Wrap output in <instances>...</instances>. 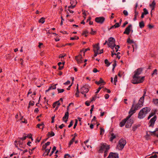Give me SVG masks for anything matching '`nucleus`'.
<instances>
[{"mask_svg":"<svg viewBox=\"0 0 158 158\" xmlns=\"http://www.w3.org/2000/svg\"><path fill=\"white\" fill-rule=\"evenodd\" d=\"M143 12H142V13L145 15H146L148 14V12L146 8H144L143 9Z\"/></svg>","mask_w":158,"mask_h":158,"instance_id":"nucleus-37","label":"nucleus"},{"mask_svg":"<svg viewBox=\"0 0 158 158\" xmlns=\"http://www.w3.org/2000/svg\"><path fill=\"white\" fill-rule=\"evenodd\" d=\"M127 122V121L124 119H123L122 121L120 122L119 123V126L120 127H122Z\"/></svg>","mask_w":158,"mask_h":158,"instance_id":"nucleus-21","label":"nucleus"},{"mask_svg":"<svg viewBox=\"0 0 158 158\" xmlns=\"http://www.w3.org/2000/svg\"><path fill=\"white\" fill-rule=\"evenodd\" d=\"M104 62L105 64H106V66L107 67H108L111 63L109 62L108 60L107 59L105 60Z\"/></svg>","mask_w":158,"mask_h":158,"instance_id":"nucleus-31","label":"nucleus"},{"mask_svg":"<svg viewBox=\"0 0 158 158\" xmlns=\"http://www.w3.org/2000/svg\"><path fill=\"white\" fill-rule=\"evenodd\" d=\"M151 110L149 107H146L142 109L138 114V118L139 119H142L144 118L146 114Z\"/></svg>","mask_w":158,"mask_h":158,"instance_id":"nucleus-1","label":"nucleus"},{"mask_svg":"<svg viewBox=\"0 0 158 158\" xmlns=\"http://www.w3.org/2000/svg\"><path fill=\"white\" fill-rule=\"evenodd\" d=\"M93 51L94 53V56L92 57V58L94 59V57L96 56L99 53L98 51H96L95 49H94Z\"/></svg>","mask_w":158,"mask_h":158,"instance_id":"nucleus-36","label":"nucleus"},{"mask_svg":"<svg viewBox=\"0 0 158 158\" xmlns=\"http://www.w3.org/2000/svg\"><path fill=\"white\" fill-rule=\"evenodd\" d=\"M94 107V105H92L91 106V109L90 110V114H91L92 113V111H93V110Z\"/></svg>","mask_w":158,"mask_h":158,"instance_id":"nucleus-57","label":"nucleus"},{"mask_svg":"<svg viewBox=\"0 0 158 158\" xmlns=\"http://www.w3.org/2000/svg\"><path fill=\"white\" fill-rule=\"evenodd\" d=\"M110 149V147H107V148H106V150H105V151H104V157H106L107 156L108 150H109Z\"/></svg>","mask_w":158,"mask_h":158,"instance_id":"nucleus-22","label":"nucleus"},{"mask_svg":"<svg viewBox=\"0 0 158 158\" xmlns=\"http://www.w3.org/2000/svg\"><path fill=\"white\" fill-rule=\"evenodd\" d=\"M91 31L90 32V34L91 35H94L96 33V31H94L93 29L92 28H91Z\"/></svg>","mask_w":158,"mask_h":158,"instance_id":"nucleus-42","label":"nucleus"},{"mask_svg":"<svg viewBox=\"0 0 158 158\" xmlns=\"http://www.w3.org/2000/svg\"><path fill=\"white\" fill-rule=\"evenodd\" d=\"M95 20L97 23L102 24L105 20V18L102 16L97 17L95 18Z\"/></svg>","mask_w":158,"mask_h":158,"instance_id":"nucleus-5","label":"nucleus"},{"mask_svg":"<svg viewBox=\"0 0 158 158\" xmlns=\"http://www.w3.org/2000/svg\"><path fill=\"white\" fill-rule=\"evenodd\" d=\"M94 49H95L96 51H98L100 49L99 44L98 43L95 44L93 45Z\"/></svg>","mask_w":158,"mask_h":158,"instance_id":"nucleus-18","label":"nucleus"},{"mask_svg":"<svg viewBox=\"0 0 158 158\" xmlns=\"http://www.w3.org/2000/svg\"><path fill=\"white\" fill-rule=\"evenodd\" d=\"M89 86L87 85H85L83 86L81 89V93L83 94L84 93H87L89 91V89L88 88Z\"/></svg>","mask_w":158,"mask_h":158,"instance_id":"nucleus-7","label":"nucleus"},{"mask_svg":"<svg viewBox=\"0 0 158 158\" xmlns=\"http://www.w3.org/2000/svg\"><path fill=\"white\" fill-rule=\"evenodd\" d=\"M132 25L130 24L125 29V31L123 32V34L127 35H129L130 31H131V29L132 28Z\"/></svg>","mask_w":158,"mask_h":158,"instance_id":"nucleus-11","label":"nucleus"},{"mask_svg":"<svg viewBox=\"0 0 158 158\" xmlns=\"http://www.w3.org/2000/svg\"><path fill=\"white\" fill-rule=\"evenodd\" d=\"M144 80V77H140L139 76L133 75L131 82L133 84H138L143 82Z\"/></svg>","mask_w":158,"mask_h":158,"instance_id":"nucleus-2","label":"nucleus"},{"mask_svg":"<svg viewBox=\"0 0 158 158\" xmlns=\"http://www.w3.org/2000/svg\"><path fill=\"white\" fill-rule=\"evenodd\" d=\"M34 102L33 101H31L29 102V106H33L34 105Z\"/></svg>","mask_w":158,"mask_h":158,"instance_id":"nucleus-52","label":"nucleus"},{"mask_svg":"<svg viewBox=\"0 0 158 158\" xmlns=\"http://www.w3.org/2000/svg\"><path fill=\"white\" fill-rule=\"evenodd\" d=\"M143 70V68H140L134 71V74L133 75H135V76H139V75L141 74Z\"/></svg>","mask_w":158,"mask_h":158,"instance_id":"nucleus-13","label":"nucleus"},{"mask_svg":"<svg viewBox=\"0 0 158 158\" xmlns=\"http://www.w3.org/2000/svg\"><path fill=\"white\" fill-rule=\"evenodd\" d=\"M69 113L68 112H66L65 113L64 115L63 118V120H64L65 119H68L69 118Z\"/></svg>","mask_w":158,"mask_h":158,"instance_id":"nucleus-19","label":"nucleus"},{"mask_svg":"<svg viewBox=\"0 0 158 158\" xmlns=\"http://www.w3.org/2000/svg\"><path fill=\"white\" fill-rule=\"evenodd\" d=\"M78 123V121L77 119H75V123H74V126H73V128L75 129Z\"/></svg>","mask_w":158,"mask_h":158,"instance_id":"nucleus-47","label":"nucleus"},{"mask_svg":"<svg viewBox=\"0 0 158 158\" xmlns=\"http://www.w3.org/2000/svg\"><path fill=\"white\" fill-rule=\"evenodd\" d=\"M103 83V85H105L106 84V82H105L103 80L102 78H100V80L99 81H96L95 82V83L98 85H99L100 84Z\"/></svg>","mask_w":158,"mask_h":158,"instance_id":"nucleus-16","label":"nucleus"},{"mask_svg":"<svg viewBox=\"0 0 158 158\" xmlns=\"http://www.w3.org/2000/svg\"><path fill=\"white\" fill-rule=\"evenodd\" d=\"M141 126V125L140 124H135L134 125V126L132 127V130L133 131H135L139 127Z\"/></svg>","mask_w":158,"mask_h":158,"instance_id":"nucleus-17","label":"nucleus"},{"mask_svg":"<svg viewBox=\"0 0 158 158\" xmlns=\"http://www.w3.org/2000/svg\"><path fill=\"white\" fill-rule=\"evenodd\" d=\"M73 124V120H71L70 123L69 124L68 126V127L69 128L70 127H72V126Z\"/></svg>","mask_w":158,"mask_h":158,"instance_id":"nucleus-51","label":"nucleus"},{"mask_svg":"<svg viewBox=\"0 0 158 158\" xmlns=\"http://www.w3.org/2000/svg\"><path fill=\"white\" fill-rule=\"evenodd\" d=\"M54 135L55 133L52 131H51V132H48L47 134V136L48 137V138H49L52 136H54Z\"/></svg>","mask_w":158,"mask_h":158,"instance_id":"nucleus-20","label":"nucleus"},{"mask_svg":"<svg viewBox=\"0 0 158 158\" xmlns=\"http://www.w3.org/2000/svg\"><path fill=\"white\" fill-rule=\"evenodd\" d=\"M97 98L96 95H95L91 99L90 102H92L93 101H94Z\"/></svg>","mask_w":158,"mask_h":158,"instance_id":"nucleus-45","label":"nucleus"},{"mask_svg":"<svg viewBox=\"0 0 158 158\" xmlns=\"http://www.w3.org/2000/svg\"><path fill=\"white\" fill-rule=\"evenodd\" d=\"M70 3L71 5L74 4L76 5V4L77 3V2L76 0H71Z\"/></svg>","mask_w":158,"mask_h":158,"instance_id":"nucleus-34","label":"nucleus"},{"mask_svg":"<svg viewBox=\"0 0 158 158\" xmlns=\"http://www.w3.org/2000/svg\"><path fill=\"white\" fill-rule=\"evenodd\" d=\"M44 126V124L43 123H42L41 124H38L37 125V127L39 128H40V126Z\"/></svg>","mask_w":158,"mask_h":158,"instance_id":"nucleus-62","label":"nucleus"},{"mask_svg":"<svg viewBox=\"0 0 158 158\" xmlns=\"http://www.w3.org/2000/svg\"><path fill=\"white\" fill-rule=\"evenodd\" d=\"M116 46V45L115 44H114L112 45H109L108 46L110 48L112 49H114V47Z\"/></svg>","mask_w":158,"mask_h":158,"instance_id":"nucleus-46","label":"nucleus"},{"mask_svg":"<svg viewBox=\"0 0 158 158\" xmlns=\"http://www.w3.org/2000/svg\"><path fill=\"white\" fill-rule=\"evenodd\" d=\"M118 154L116 152H110L107 158H118Z\"/></svg>","mask_w":158,"mask_h":158,"instance_id":"nucleus-9","label":"nucleus"},{"mask_svg":"<svg viewBox=\"0 0 158 158\" xmlns=\"http://www.w3.org/2000/svg\"><path fill=\"white\" fill-rule=\"evenodd\" d=\"M89 33L88 31L87 30H86L85 31H83V32L82 34V35H84L85 34H88Z\"/></svg>","mask_w":158,"mask_h":158,"instance_id":"nucleus-59","label":"nucleus"},{"mask_svg":"<svg viewBox=\"0 0 158 158\" xmlns=\"http://www.w3.org/2000/svg\"><path fill=\"white\" fill-rule=\"evenodd\" d=\"M57 89L58 90V93H63L64 91V89H60L58 88Z\"/></svg>","mask_w":158,"mask_h":158,"instance_id":"nucleus-43","label":"nucleus"},{"mask_svg":"<svg viewBox=\"0 0 158 158\" xmlns=\"http://www.w3.org/2000/svg\"><path fill=\"white\" fill-rule=\"evenodd\" d=\"M75 59L78 64H80L83 62L82 60V56L81 54H79L75 57Z\"/></svg>","mask_w":158,"mask_h":158,"instance_id":"nucleus-10","label":"nucleus"},{"mask_svg":"<svg viewBox=\"0 0 158 158\" xmlns=\"http://www.w3.org/2000/svg\"><path fill=\"white\" fill-rule=\"evenodd\" d=\"M148 132L152 133L151 134L152 135H155L156 136L157 133L155 132V131H149Z\"/></svg>","mask_w":158,"mask_h":158,"instance_id":"nucleus-44","label":"nucleus"},{"mask_svg":"<svg viewBox=\"0 0 158 158\" xmlns=\"http://www.w3.org/2000/svg\"><path fill=\"white\" fill-rule=\"evenodd\" d=\"M132 48H133V52H134L135 50V49H136L137 48V44L135 43H134V44L133 45H132Z\"/></svg>","mask_w":158,"mask_h":158,"instance_id":"nucleus-39","label":"nucleus"},{"mask_svg":"<svg viewBox=\"0 0 158 158\" xmlns=\"http://www.w3.org/2000/svg\"><path fill=\"white\" fill-rule=\"evenodd\" d=\"M117 81V75H115V77L114 78V85H116V83Z\"/></svg>","mask_w":158,"mask_h":158,"instance_id":"nucleus-53","label":"nucleus"},{"mask_svg":"<svg viewBox=\"0 0 158 158\" xmlns=\"http://www.w3.org/2000/svg\"><path fill=\"white\" fill-rule=\"evenodd\" d=\"M149 136H150V135L148 134V132L147 131L146 134L145 136V137L146 139L148 140V139H149Z\"/></svg>","mask_w":158,"mask_h":158,"instance_id":"nucleus-50","label":"nucleus"},{"mask_svg":"<svg viewBox=\"0 0 158 158\" xmlns=\"http://www.w3.org/2000/svg\"><path fill=\"white\" fill-rule=\"evenodd\" d=\"M157 118L156 115H155L153 117L150 119L149 122V124L150 123L149 127H153L155 121Z\"/></svg>","mask_w":158,"mask_h":158,"instance_id":"nucleus-6","label":"nucleus"},{"mask_svg":"<svg viewBox=\"0 0 158 158\" xmlns=\"http://www.w3.org/2000/svg\"><path fill=\"white\" fill-rule=\"evenodd\" d=\"M114 64H113V66L114 68H115V67L117 65L116 64V60H114Z\"/></svg>","mask_w":158,"mask_h":158,"instance_id":"nucleus-60","label":"nucleus"},{"mask_svg":"<svg viewBox=\"0 0 158 158\" xmlns=\"http://www.w3.org/2000/svg\"><path fill=\"white\" fill-rule=\"evenodd\" d=\"M91 102H90V101L89 102L88 101H87L85 102V105L87 106H89L90 105V103Z\"/></svg>","mask_w":158,"mask_h":158,"instance_id":"nucleus-61","label":"nucleus"},{"mask_svg":"<svg viewBox=\"0 0 158 158\" xmlns=\"http://www.w3.org/2000/svg\"><path fill=\"white\" fill-rule=\"evenodd\" d=\"M157 70L156 69H155L153 71V73H152V75L153 76L154 75H157Z\"/></svg>","mask_w":158,"mask_h":158,"instance_id":"nucleus-48","label":"nucleus"},{"mask_svg":"<svg viewBox=\"0 0 158 158\" xmlns=\"http://www.w3.org/2000/svg\"><path fill=\"white\" fill-rule=\"evenodd\" d=\"M104 132V130L103 128L100 127V133L101 135H103Z\"/></svg>","mask_w":158,"mask_h":158,"instance_id":"nucleus-40","label":"nucleus"},{"mask_svg":"<svg viewBox=\"0 0 158 158\" xmlns=\"http://www.w3.org/2000/svg\"><path fill=\"white\" fill-rule=\"evenodd\" d=\"M79 39V37L78 36H75V37H71L70 39V40H78Z\"/></svg>","mask_w":158,"mask_h":158,"instance_id":"nucleus-56","label":"nucleus"},{"mask_svg":"<svg viewBox=\"0 0 158 158\" xmlns=\"http://www.w3.org/2000/svg\"><path fill=\"white\" fill-rule=\"evenodd\" d=\"M156 5V3L155 2V1H153L152 2V3L151 4H150L149 6L150 7H155V6Z\"/></svg>","mask_w":158,"mask_h":158,"instance_id":"nucleus-38","label":"nucleus"},{"mask_svg":"<svg viewBox=\"0 0 158 158\" xmlns=\"http://www.w3.org/2000/svg\"><path fill=\"white\" fill-rule=\"evenodd\" d=\"M134 106V104L133 103L132 105V107L129 112V114H132V115L134 113H135V111H136V110H135V108L134 109H133V107Z\"/></svg>","mask_w":158,"mask_h":158,"instance_id":"nucleus-14","label":"nucleus"},{"mask_svg":"<svg viewBox=\"0 0 158 158\" xmlns=\"http://www.w3.org/2000/svg\"><path fill=\"white\" fill-rule=\"evenodd\" d=\"M128 23L127 21H125L122 26V27H124L126 26V25H127Z\"/></svg>","mask_w":158,"mask_h":158,"instance_id":"nucleus-63","label":"nucleus"},{"mask_svg":"<svg viewBox=\"0 0 158 158\" xmlns=\"http://www.w3.org/2000/svg\"><path fill=\"white\" fill-rule=\"evenodd\" d=\"M144 23L143 21L139 23V26L141 28H143L144 27Z\"/></svg>","mask_w":158,"mask_h":158,"instance_id":"nucleus-30","label":"nucleus"},{"mask_svg":"<svg viewBox=\"0 0 158 158\" xmlns=\"http://www.w3.org/2000/svg\"><path fill=\"white\" fill-rule=\"evenodd\" d=\"M51 148V147H50L49 149H47L45 150V152L43 154V155L44 156L45 153H46V154H45V156H48L49 155V153L50 152Z\"/></svg>","mask_w":158,"mask_h":158,"instance_id":"nucleus-26","label":"nucleus"},{"mask_svg":"<svg viewBox=\"0 0 158 158\" xmlns=\"http://www.w3.org/2000/svg\"><path fill=\"white\" fill-rule=\"evenodd\" d=\"M127 123L125 125V127L127 128H130L134 123V120L132 118H130L129 120L127 121Z\"/></svg>","mask_w":158,"mask_h":158,"instance_id":"nucleus-8","label":"nucleus"},{"mask_svg":"<svg viewBox=\"0 0 158 158\" xmlns=\"http://www.w3.org/2000/svg\"><path fill=\"white\" fill-rule=\"evenodd\" d=\"M76 6L75 5H71L70 6H68V9H73Z\"/></svg>","mask_w":158,"mask_h":158,"instance_id":"nucleus-54","label":"nucleus"},{"mask_svg":"<svg viewBox=\"0 0 158 158\" xmlns=\"http://www.w3.org/2000/svg\"><path fill=\"white\" fill-rule=\"evenodd\" d=\"M45 19L44 17H42L39 20V22L41 23H44L45 22Z\"/></svg>","mask_w":158,"mask_h":158,"instance_id":"nucleus-33","label":"nucleus"},{"mask_svg":"<svg viewBox=\"0 0 158 158\" xmlns=\"http://www.w3.org/2000/svg\"><path fill=\"white\" fill-rule=\"evenodd\" d=\"M142 103L141 104L140 103L138 102V103L135 105L134 108L135 109V110H137L139 109L141 107L143 106Z\"/></svg>","mask_w":158,"mask_h":158,"instance_id":"nucleus-15","label":"nucleus"},{"mask_svg":"<svg viewBox=\"0 0 158 158\" xmlns=\"http://www.w3.org/2000/svg\"><path fill=\"white\" fill-rule=\"evenodd\" d=\"M154 131L157 133L156 136L158 137V128H156Z\"/></svg>","mask_w":158,"mask_h":158,"instance_id":"nucleus-64","label":"nucleus"},{"mask_svg":"<svg viewBox=\"0 0 158 158\" xmlns=\"http://www.w3.org/2000/svg\"><path fill=\"white\" fill-rule=\"evenodd\" d=\"M116 136H115V135L113 133H112L111 134V136L110 137V141L112 142L113 141V140L114 139L116 138Z\"/></svg>","mask_w":158,"mask_h":158,"instance_id":"nucleus-27","label":"nucleus"},{"mask_svg":"<svg viewBox=\"0 0 158 158\" xmlns=\"http://www.w3.org/2000/svg\"><path fill=\"white\" fill-rule=\"evenodd\" d=\"M129 114L127 116V117L125 119H124L126 121H127V120H129L130 118L131 117V116L132 114Z\"/></svg>","mask_w":158,"mask_h":158,"instance_id":"nucleus-41","label":"nucleus"},{"mask_svg":"<svg viewBox=\"0 0 158 158\" xmlns=\"http://www.w3.org/2000/svg\"><path fill=\"white\" fill-rule=\"evenodd\" d=\"M158 157L157 155L156 154H154V155L151 156L148 158H156Z\"/></svg>","mask_w":158,"mask_h":158,"instance_id":"nucleus-58","label":"nucleus"},{"mask_svg":"<svg viewBox=\"0 0 158 158\" xmlns=\"http://www.w3.org/2000/svg\"><path fill=\"white\" fill-rule=\"evenodd\" d=\"M156 110H155L153 113L152 112L150 113L148 117V119H149L152 116H153L156 114Z\"/></svg>","mask_w":158,"mask_h":158,"instance_id":"nucleus-25","label":"nucleus"},{"mask_svg":"<svg viewBox=\"0 0 158 158\" xmlns=\"http://www.w3.org/2000/svg\"><path fill=\"white\" fill-rule=\"evenodd\" d=\"M152 102L155 105L158 106V99H153Z\"/></svg>","mask_w":158,"mask_h":158,"instance_id":"nucleus-28","label":"nucleus"},{"mask_svg":"<svg viewBox=\"0 0 158 158\" xmlns=\"http://www.w3.org/2000/svg\"><path fill=\"white\" fill-rule=\"evenodd\" d=\"M126 143V140L123 138H121L119 141L118 144L119 145V148L120 149L119 150H122L123 148L125 145Z\"/></svg>","mask_w":158,"mask_h":158,"instance_id":"nucleus-4","label":"nucleus"},{"mask_svg":"<svg viewBox=\"0 0 158 158\" xmlns=\"http://www.w3.org/2000/svg\"><path fill=\"white\" fill-rule=\"evenodd\" d=\"M120 25V24H119L118 23H116L114 25V26H115V28H116L117 27H118Z\"/></svg>","mask_w":158,"mask_h":158,"instance_id":"nucleus-55","label":"nucleus"},{"mask_svg":"<svg viewBox=\"0 0 158 158\" xmlns=\"http://www.w3.org/2000/svg\"><path fill=\"white\" fill-rule=\"evenodd\" d=\"M78 87V85L77 84V89H76L77 91H76V93L75 94V95L77 97H79V95H78V94L79 93V91Z\"/></svg>","mask_w":158,"mask_h":158,"instance_id":"nucleus-35","label":"nucleus"},{"mask_svg":"<svg viewBox=\"0 0 158 158\" xmlns=\"http://www.w3.org/2000/svg\"><path fill=\"white\" fill-rule=\"evenodd\" d=\"M123 14L125 16H127L128 15V13L127 10H124L123 11Z\"/></svg>","mask_w":158,"mask_h":158,"instance_id":"nucleus-49","label":"nucleus"},{"mask_svg":"<svg viewBox=\"0 0 158 158\" xmlns=\"http://www.w3.org/2000/svg\"><path fill=\"white\" fill-rule=\"evenodd\" d=\"M75 140V137H73L72 138V139L70 140L69 143V146L70 147L71 145H72Z\"/></svg>","mask_w":158,"mask_h":158,"instance_id":"nucleus-32","label":"nucleus"},{"mask_svg":"<svg viewBox=\"0 0 158 158\" xmlns=\"http://www.w3.org/2000/svg\"><path fill=\"white\" fill-rule=\"evenodd\" d=\"M131 35L129 36L127 40V42L129 44H133L134 43V42L133 40H131L130 37Z\"/></svg>","mask_w":158,"mask_h":158,"instance_id":"nucleus-24","label":"nucleus"},{"mask_svg":"<svg viewBox=\"0 0 158 158\" xmlns=\"http://www.w3.org/2000/svg\"><path fill=\"white\" fill-rule=\"evenodd\" d=\"M144 99V98L143 96H142L140 98V99L139 100L138 102L140 103L141 104L142 103V105H143Z\"/></svg>","mask_w":158,"mask_h":158,"instance_id":"nucleus-29","label":"nucleus"},{"mask_svg":"<svg viewBox=\"0 0 158 158\" xmlns=\"http://www.w3.org/2000/svg\"><path fill=\"white\" fill-rule=\"evenodd\" d=\"M108 41L109 42L108 43H107V44L108 46H109V45H114V44H115V39L112 37H110L108 39Z\"/></svg>","mask_w":158,"mask_h":158,"instance_id":"nucleus-12","label":"nucleus"},{"mask_svg":"<svg viewBox=\"0 0 158 158\" xmlns=\"http://www.w3.org/2000/svg\"><path fill=\"white\" fill-rule=\"evenodd\" d=\"M60 105V103L59 102V101H56L54 102L52 105L53 108L55 107L56 105L57 106H59Z\"/></svg>","mask_w":158,"mask_h":158,"instance_id":"nucleus-23","label":"nucleus"},{"mask_svg":"<svg viewBox=\"0 0 158 158\" xmlns=\"http://www.w3.org/2000/svg\"><path fill=\"white\" fill-rule=\"evenodd\" d=\"M110 147V145L107 144L106 143H102L100 144L98 148V152L99 153H102L103 152L107 147Z\"/></svg>","mask_w":158,"mask_h":158,"instance_id":"nucleus-3","label":"nucleus"}]
</instances>
